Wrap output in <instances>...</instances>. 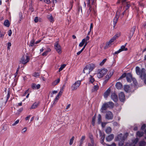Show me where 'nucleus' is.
I'll list each match as a JSON object with an SVG mask.
<instances>
[{"instance_id":"nucleus-7","label":"nucleus","mask_w":146,"mask_h":146,"mask_svg":"<svg viewBox=\"0 0 146 146\" xmlns=\"http://www.w3.org/2000/svg\"><path fill=\"white\" fill-rule=\"evenodd\" d=\"M54 46L56 51L59 54H60L62 52L61 47L59 44L58 42H56L54 44Z\"/></svg>"},{"instance_id":"nucleus-61","label":"nucleus","mask_w":146,"mask_h":146,"mask_svg":"<svg viewBox=\"0 0 146 146\" xmlns=\"http://www.w3.org/2000/svg\"><path fill=\"white\" fill-rule=\"evenodd\" d=\"M121 52V50H120L119 49V50L115 52L114 53V55H115V54H117L119 53H120V52Z\"/></svg>"},{"instance_id":"nucleus-41","label":"nucleus","mask_w":146,"mask_h":146,"mask_svg":"<svg viewBox=\"0 0 146 146\" xmlns=\"http://www.w3.org/2000/svg\"><path fill=\"white\" fill-rule=\"evenodd\" d=\"M85 138V136H82L81 138L80 141V143H83V141L84 140Z\"/></svg>"},{"instance_id":"nucleus-17","label":"nucleus","mask_w":146,"mask_h":146,"mask_svg":"<svg viewBox=\"0 0 146 146\" xmlns=\"http://www.w3.org/2000/svg\"><path fill=\"white\" fill-rule=\"evenodd\" d=\"M136 29V27L135 26H134L131 29L130 33V36H129V38L130 39L133 36V34L134 33V31Z\"/></svg>"},{"instance_id":"nucleus-42","label":"nucleus","mask_w":146,"mask_h":146,"mask_svg":"<svg viewBox=\"0 0 146 146\" xmlns=\"http://www.w3.org/2000/svg\"><path fill=\"white\" fill-rule=\"evenodd\" d=\"M85 40V39H83L82 41V42L80 43L79 44V46L80 47H82L84 43H85L84 41Z\"/></svg>"},{"instance_id":"nucleus-55","label":"nucleus","mask_w":146,"mask_h":146,"mask_svg":"<svg viewBox=\"0 0 146 146\" xmlns=\"http://www.w3.org/2000/svg\"><path fill=\"white\" fill-rule=\"evenodd\" d=\"M27 127H24L22 130V133H25L27 131Z\"/></svg>"},{"instance_id":"nucleus-5","label":"nucleus","mask_w":146,"mask_h":146,"mask_svg":"<svg viewBox=\"0 0 146 146\" xmlns=\"http://www.w3.org/2000/svg\"><path fill=\"white\" fill-rule=\"evenodd\" d=\"M81 80H78L72 84L71 87L72 90L74 91L76 90L81 84Z\"/></svg>"},{"instance_id":"nucleus-28","label":"nucleus","mask_w":146,"mask_h":146,"mask_svg":"<svg viewBox=\"0 0 146 146\" xmlns=\"http://www.w3.org/2000/svg\"><path fill=\"white\" fill-rule=\"evenodd\" d=\"M35 42V40L34 39H32L29 44V46L30 47H32L34 46Z\"/></svg>"},{"instance_id":"nucleus-31","label":"nucleus","mask_w":146,"mask_h":146,"mask_svg":"<svg viewBox=\"0 0 146 146\" xmlns=\"http://www.w3.org/2000/svg\"><path fill=\"white\" fill-rule=\"evenodd\" d=\"M144 133L143 132L138 131L137 133V135L139 137H141L143 135Z\"/></svg>"},{"instance_id":"nucleus-9","label":"nucleus","mask_w":146,"mask_h":146,"mask_svg":"<svg viewBox=\"0 0 146 146\" xmlns=\"http://www.w3.org/2000/svg\"><path fill=\"white\" fill-rule=\"evenodd\" d=\"M120 35L119 33L115 35L111 40L107 43L106 45L109 46L111 45V43L113 42Z\"/></svg>"},{"instance_id":"nucleus-64","label":"nucleus","mask_w":146,"mask_h":146,"mask_svg":"<svg viewBox=\"0 0 146 146\" xmlns=\"http://www.w3.org/2000/svg\"><path fill=\"white\" fill-rule=\"evenodd\" d=\"M106 145L108 146H116V145L115 143H113L111 145L106 144Z\"/></svg>"},{"instance_id":"nucleus-27","label":"nucleus","mask_w":146,"mask_h":146,"mask_svg":"<svg viewBox=\"0 0 146 146\" xmlns=\"http://www.w3.org/2000/svg\"><path fill=\"white\" fill-rule=\"evenodd\" d=\"M127 44V43H126L125 44V45H123L121 46V48L119 49L120 50H121V52L123 50L127 51V48H125V46Z\"/></svg>"},{"instance_id":"nucleus-20","label":"nucleus","mask_w":146,"mask_h":146,"mask_svg":"<svg viewBox=\"0 0 146 146\" xmlns=\"http://www.w3.org/2000/svg\"><path fill=\"white\" fill-rule=\"evenodd\" d=\"M40 85L39 84L36 85L34 83L33 84L31 85V87L33 89H39L40 88Z\"/></svg>"},{"instance_id":"nucleus-3","label":"nucleus","mask_w":146,"mask_h":146,"mask_svg":"<svg viewBox=\"0 0 146 146\" xmlns=\"http://www.w3.org/2000/svg\"><path fill=\"white\" fill-rule=\"evenodd\" d=\"M114 106V104L111 102H107L104 104L102 107L101 109V111L102 113H104V111L106 110L107 108H112Z\"/></svg>"},{"instance_id":"nucleus-48","label":"nucleus","mask_w":146,"mask_h":146,"mask_svg":"<svg viewBox=\"0 0 146 146\" xmlns=\"http://www.w3.org/2000/svg\"><path fill=\"white\" fill-rule=\"evenodd\" d=\"M106 58H105L100 63V66H102L104 64V63H105V62L106 61Z\"/></svg>"},{"instance_id":"nucleus-62","label":"nucleus","mask_w":146,"mask_h":146,"mask_svg":"<svg viewBox=\"0 0 146 146\" xmlns=\"http://www.w3.org/2000/svg\"><path fill=\"white\" fill-rule=\"evenodd\" d=\"M43 2H44L47 4H48L50 3V0H44Z\"/></svg>"},{"instance_id":"nucleus-19","label":"nucleus","mask_w":146,"mask_h":146,"mask_svg":"<svg viewBox=\"0 0 146 146\" xmlns=\"http://www.w3.org/2000/svg\"><path fill=\"white\" fill-rule=\"evenodd\" d=\"M113 72L112 71H110L106 76V78L107 79V81L111 77L113 74Z\"/></svg>"},{"instance_id":"nucleus-1","label":"nucleus","mask_w":146,"mask_h":146,"mask_svg":"<svg viewBox=\"0 0 146 146\" xmlns=\"http://www.w3.org/2000/svg\"><path fill=\"white\" fill-rule=\"evenodd\" d=\"M96 0H86V4L88 9L87 13L89 15L90 13L91 14H94L96 15Z\"/></svg>"},{"instance_id":"nucleus-14","label":"nucleus","mask_w":146,"mask_h":146,"mask_svg":"<svg viewBox=\"0 0 146 146\" xmlns=\"http://www.w3.org/2000/svg\"><path fill=\"white\" fill-rule=\"evenodd\" d=\"M111 98L115 102H117L118 100L117 96L115 93L111 94Z\"/></svg>"},{"instance_id":"nucleus-36","label":"nucleus","mask_w":146,"mask_h":146,"mask_svg":"<svg viewBox=\"0 0 146 146\" xmlns=\"http://www.w3.org/2000/svg\"><path fill=\"white\" fill-rule=\"evenodd\" d=\"M145 145L146 142L144 141H142L140 142L139 146H145Z\"/></svg>"},{"instance_id":"nucleus-63","label":"nucleus","mask_w":146,"mask_h":146,"mask_svg":"<svg viewBox=\"0 0 146 146\" xmlns=\"http://www.w3.org/2000/svg\"><path fill=\"white\" fill-rule=\"evenodd\" d=\"M146 125L145 124H144L141 127V129L142 130H143L144 129Z\"/></svg>"},{"instance_id":"nucleus-37","label":"nucleus","mask_w":146,"mask_h":146,"mask_svg":"<svg viewBox=\"0 0 146 146\" xmlns=\"http://www.w3.org/2000/svg\"><path fill=\"white\" fill-rule=\"evenodd\" d=\"M19 23H20L21 22L22 19L23 18V15H22V13L21 12H20L19 13Z\"/></svg>"},{"instance_id":"nucleus-51","label":"nucleus","mask_w":146,"mask_h":146,"mask_svg":"<svg viewBox=\"0 0 146 146\" xmlns=\"http://www.w3.org/2000/svg\"><path fill=\"white\" fill-rule=\"evenodd\" d=\"M89 38H90L89 36H87L86 37V38L83 39H85V40L84 41L85 42V43H86V42H87V41L89 40Z\"/></svg>"},{"instance_id":"nucleus-16","label":"nucleus","mask_w":146,"mask_h":146,"mask_svg":"<svg viewBox=\"0 0 146 146\" xmlns=\"http://www.w3.org/2000/svg\"><path fill=\"white\" fill-rule=\"evenodd\" d=\"M131 74L130 73H128L127 74L126 76V79L127 81L128 82H130L133 79Z\"/></svg>"},{"instance_id":"nucleus-47","label":"nucleus","mask_w":146,"mask_h":146,"mask_svg":"<svg viewBox=\"0 0 146 146\" xmlns=\"http://www.w3.org/2000/svg\"><path fill=\"white\" fill-rule=\"evenodd\" d=\"M33 76L36 77H38L39 76V74L38 72H35L33 74Z\"/></svg>"},{"instance_id":"nucleus-43","label":"nucleus","mask_w":146,"mask_h":146,"mask_svg":"<svg viewBox=\"0 0 146 146\" xmlns=\"http://www.w3.org/2000/svg\"><path fill=\"white\" fill-rule=\"evenodd\" d=\"M59 97L58 96H56V97L54 100V101L53 102V104H55L56 103V102L58 101V100Z\"/></svg>"},{"instance_id":"nucleus-34","label":"nucleus","mask_w":146,"mask_h":146,"mask_svg":"<svg viewBox=\"0 0 146 146\" xmlns=\"http://www.w3.org/2000/svg\"><path fill=\"white\" fill-rule=\"evenodd\" d=\"M60 79L59 78H58L52 83V84L53 85H56L60 82Z\"/></svg>"},{"instance_id":"nucleus-11","label":"nucleus","mask_w":146,"mask_h":146,"mask_svg":"<svg viewBox=\"0 0 146 146\" xmlns=\"http://www.w3.org/2000/svg\"><path fill=\"white\" fill-rule=\"evenodd\" d=\"M113 113L110 111H108L106 113V118L107 119L110 120L113 119Z\"/></svg>"},{"instance_id":"nucleus-50","label":"nucleus","mask_w":146,"mask_h":146,"mask_svg":"<svg viewBox=\"0 0 146 146\" xmlns=\"http://www.w3.org/2000/svg\"><path fill=\"white\" fill-rule=\"evenodd\" d=\"M127 75L125 73H123L121 76L120 77V78L118 79V80H119L120 79H121L123 78H124Z\"/></svg>"},{"instance_id":"nucleus-53","label":"nucleus","mask_w":146,"mask_h":146,"mask_svg":"<svg viewBox=\"0 0 146 146\" xmlns=\"http://www.w3.org/2000/svg\"><path fill=\"white\" fill-rule=\"evenodd\" d=\"M19 119L17 120L16 121H15V123H14L12 124V126H14L15 125H16L17 124L19 123Z\"/></svg>"},{"instance_id":"nucleus-10","label":"nucleus","mask_w":146,"mask_h":146,"mask_svg":"<svg viewBox=\"0 0 146 146\" xmlns=\"http://www.w3.org/2000/svg\"><path fill=\"white\" fill-rule=\"evenodd\" d=\"M120 12V10L119 11V10L117 12L115 17L113 19V25L115 27L116 25V24L118 20V18L119 17V13Z\"/></svg>"},{"instance_id":"nucleus-46","label":"nucleus","mask_w":146,"mask_h":146,"mask_svg":"<svg viewBox=\"0 0 146 146\" xmlns=\"http://www.w3.org/2000/svg\"><path fill=\"white\" fill-rule=\"evenodd\" d=\"M93 24L92 23H91L90 24V31L88 33V34H89L91 32V31H92V30L93 29Z\"/></svg>"},{"instance_id":"nucleus-40","label":"nucleus","mask_w":146,"mask_h":146,"mask_svg":"<svg viewBox=\"0 0 146 146\" xmlns=\"http://www.w3.org/2000/svg\"><path fill=\"white\" fill-rule=\"evenodd\" d=\"M74 139V136H73L70 139L69 142V144L70 145H71L73 144Z\"/></svg>"},{"instance_id":"nucleus-13","label":"nucleus","mask_w":146,"mask_h":146,"mask_svg":"<svg viewBox=\"0 0 146 146\" xmlns=\"http://www.w3.org/2000/svg\"><path fill=\"white\" fill-rule=\"evenodd\" d=\"M87 68L90 70V72H91L95 67V65L93 63H91L87 65L86 66Z\"/></svg>"},{"instance_id":"nucleus-25","label":"nucleus","mask_w":146,"mask_h":146,"mask_svg":"<svg viewBox=\"0 0 146 146\" xmlns=\"http://www.w3.org/2000/svg\"><path fill=\"white\" fill-rule=\"evenodd\" d=\"M111 129L110 127H107L106 129V133L108 134L110 133H111Z\"/></svg>"},{"instance_id":"nucleus-52","label":"nucleus","mask_w":146,"mask_h":146,"mask_svg":"<svg viewBox=\"0 0 146 146\" xmlns=\"http://www.w3.org/2000/svg\"><path fill=\"white\" fill-rule=\"evenodd\" d=\"M96 118V117L94 116L93 117L92 119V124L93 125H94Z\"/></svg>"},{"instance_id":"nucleus-22","label":"nucleus","mask_w":146,"mask_h":146,"mask_svg":"<svg viewBox=\"0 0 146 146\" xmlns=\"http://www.w3.org/2000/svg\"><path fill=\"white\" fill-rule=\"evenodd\" d=\"M122 85L120 82H117L115 84V87L117 89H121L122 87Z\"/></svg>"},{"instance_id":"nucleus-54","label":"nucleus","mask_w":146,"mask_h":146,"mask_svg":"<svg viewBox=\"0 0 146 146\" xmlns=\"http://www.w3.org/2000/svg\"><path fill=\"white\" fill-rule=\"evenodd\" d=\"M19 66L18 68H17V70H16V73H15V78H16V76H17V74H18V72H19Z\"/></svg>"},{"instance_id":"nucleus-4","label":"nucleus","mask_w":146,"mask_h":146,"mask_svg":"<svg viewBox=\"0 0 146 146\" xmlns=\"http://www.w3.org/2000/svg\"><path fill=\"white\" fill-rule=\"evenodd\" d=\"M108 70L106 69L101 68L98 69L97 71V77L99 78H101L107 73Z\"/></svg>"},{"instance_id":"nucleus-58","label":"nucleus","mask_w":146,"mask_h":146,"mask_svg":"<svg viewBox=\"0 0 146 146\" xmlns=\"http://www.w3.org/2000/svg\"><path fill=\"white\" fill-rule=\"evenodd\" d=\"M34 21L35 23H37L38 21V17H35Z\"/></svg>"},{"instance_id":"nucleus-2","label":"nucleus","mask_w":146,"mask_h":146,"mask_svg":"<svg viewBox=\"0 0 146 146\" xmlns=\"http://www.w3.org/2000/svg\"><path fill=\"white\" fill-rule=\"evenodd\" d=\"M145 70L144 68L141 70L138 66L136 67V72L137 75H139L142 79L144 80V82L146 84V74H145Z\"/></svg>"},{"instance_id":"nucleus-30","label":"nucleus","mask_w":146,"mask_h":146,"mask_svg":"<svg viewBox=\"0 0 146 146\" xmlns=\"http://www.w3.org/2000/svg\"><path fill=\"white\" fill-rule=\"evenodd\" d=\"M4 24L5 26L8 27L10 25L9 21L8 20H5L4 22Z\"/></svg>"},{"instance_id":"nucleus-29","label":"nucleus","mask_w":146,"mask_h":146,"mask_svg":"<svg viewBox=\"0 0 146 146\" xmlns=\"http://www.w3.org/2000/svg\"><path fill=\"white\" fill-rule=\"evenodd\" d=\"M98 123L100 124L102 123V117L100 114L98 115Z\"/></svg>"},{"instance_id":"nucleus-23","label":"nucleus","mask_w":146,"mask_h":146,"mask_svg":"<svg viewBox=\"0 0 146 146\" xmlns=\"http://www.w3.org/2000/svg\"><path fill=\"white\" fill-rule=\"evenodd\" d=\"M91 72L90 70L88 69L87 67V66L84 68L83 72L84 73H86V74H89Z\"/></svg>"},{"instance_id":"nucleus-12","label":"nucleus","mask_w":146,"mask_h":146,"mask_svg":"<svg viewBox=\"0 0 146 146\" xmlns=\"http://www.w3.org/2000/svg\"><path fill=\"white\" fill-rule=\"evenodd\" d=\"M119 99L120 101L121 102H123L124 101L125 98V95L124 93L122 92L120 93L119 95Z\"/></svg>"},{"instance_id":"nucleus-59","label":"nucleus","mask_w":146,"mask_h":146,"mask_svg":"<svg viewBox=\"0 0 146 146\" xmlns=\"http://www.w3.org/2000/svg\"><path fill=\"white\" fill-rule=\"evenodd\" d=\"M87 42H86V43L84 45V46L82 48V49L80 50L82 52V51L84 50V49L85 48V47L87 45Z\"/></svg>"},{"instance_id":"nucleus-39","label":"nucleus","mask_w":146,"mask_h":146,"mask_svg":"<svg viewBox=\"0 0 146 146\" xmlns=\"http://www.w3.org/2000/svg\"><path fill=\"white\" fill-rule=\"evenodd\" d=\"M139 139L138 138H136L133 140V141L132 142L133 144H134V146H135V145L138 142Z\"/></svg>"},{"instance_id":"nucleus-24","label":"nucleus","mask_w":146,"mask_h":146,"mask_svg":"<svg viewBox=\"0 0 146 146\" xmlns=\"http://www.w3.org/2000/svg\"><path fill=\"white\" fill-rule=\"evenodd\" d=\"M105 139V136L104 135L102 136L101 137V140H100V143L101 144H102L103 145H106V144L104 142V140Z\"/></svg>"},{"instance_id":"nucleus-26","label":"nucleus","mask_w":146,"mask_h":146,"mask_svg":"<svg viewBox=\"0 0 146 146\" xmlns=\"http://www.w3.org/2000/svg\"><path fill=\"white\" fill-rule=\"evenodd\" d=\"M130 88L128 85H126L124 86V90L127 92H129L130 91Z\"/></svg>"},{"instance_id":"nucleus-45","label":"nucleus","mask_w":146,"mask_h":146,"mask_svg":"<svg viewBox=\"0 0 146 146\" xmlns=\"http://www.w3.org/2000/svg\"><path fill=\"white\" fill-rule=\"evenodd\" d=\"M124 140H120L119 141V146H122L123 145L124 143Z\"/></svg>"},{"instance_id":"nucleus-35","label":"nucleus","mask_w":146,"mask_h":146,"mask_svg":"<svg viewBox=\"0 0 146 146\" xmlns=\"http://www.w3.org/2000/svg\"><path fill=\"white\" fill-rule=\"evenodd\" d=\"M99 88L98 86L97 85L94 86L92 90V92L97 91Z\"/></svg>"},{"instance_id":"nucleus-57","label":"nucleus","mask_w":146,"mask_h":146,"mask_svg":"<svg viewBox=\"0 0 146 146\" xmlns=\"http://www.w3.org/2000/svg\"><path fill=\"white\" fill-rule=\"evenodd\" d=\"M94 141H93V142L92 143L91 142V143H88V146H94Z\"/></svg>"},{"instance_id":"nucleus-8","label":"nucleus","mask_w":146,"mask_h":146,"mask_svg":"<svg viewBox=\"0 0 146 146\" xmlns=\"http://www.w3.org/2000/svg\"><path fill=\"white\" fill-rule=\"evenodd\" d=\"M29 60V56L27 55L25 56H23L21 58L20 62L23 64H25L27 63Z\"/></svg>"},{"instance_id":"nucleus-6","label":"nucleus","mask_w":146,"mask_h":146,"mask_svg":"<svg viewBox=\"0 0 146 146\" xmlns=\"http://www.w3.org/2000/svg\"><path fill=\"white\" fill-rule=\"evenodd\" d=\"M128 135V133H126L123 135L122 134H120L118 135L117 136V139L116 140L120 141V140H124L126 139Z\"/></svg>"},{"instance_id":"nucleus-15","label":"nucleus","mask_w":146,"mask_h":146,"mask_svg":"<svg viewBox=\"0 0 146 146\" xmlns=\"http://www.w3.org/2000/svg\"><path fill=\"white\" fill-rule=\"evenodd\" d=\"M111 92V88H109L104 94V97L105 98H107L109 96Z\"/></svg>"},{"instance_id":"nucleus-18","label":"nucleus","mask_w":146,"mask_h":146,"mask_svg":"<svg viewBox=\"0 0 146 146\" xmlns=\"http://www.w3.org/2000/svg\"><path fill=\"white\" fill-rule=\"evenodd\" d=\"M114 137V135L113 134H111L109 135L106 137V140L108 141H110L113 139Z\"/></svg>"},{"instance_id":"nucleus-44","label":"nucleus","mask_w":146,"mask_h":146,"mask_svg":"<svg viewBox=\"0 0 146 146\" xmlns=\"http://www.w3.org/2000/svg\"><path fill=\"white\" fill-rule=\"evenodd\" d=\"M66 66V65L65 64H63L61 66V67L59 69V71L60 72L61 70H62L63 69L65 68Z\"/></svg>"},{"instance_id":"nucleus-60","label":"nucleus","mask_w":146,"mask_h":146,"mask_svg":"<svg viewBox=\"0 0 146 146\" xmlns=\"http://www.w3.org/2000/svg\"><path fill=\"white\" fill-rule=\"evenodd\" d=\"M12 32L11 30H10L8 32V35L9 36H11L12 34Z\"/></svg>"},{"instance_id":"nucleus-32","label":"nucleus","mask_w":146,"mask_h":146,"mask_svg":"<svg viewBox=\"0 0 146 146\" xmlns=\"http://www.w3.org/2000/svg\"><path fill=\"white\" fill-rule=\"evenodd\" d=\"M48 18L51 22L54 21L53 18L51 15H48Z\"/></svg>"},{"instance_id":"nucleus-33","label":"nucleus","mask_w":146,"mask_h":146,"mask_svg":"<svg viewBox=\"0 0 146 146\" xmlns=\"http://www.w3.org/2000/svg\"><path fill=\"white\" fill-rule=\"evenodd\" d=\"M89 82L92 83H93L95 80L93 77L91 75L90 76V77L89 78Z\"/></svg>"},{"instance_id":"nucleus-56","label":"nucleus","mask_w":146,"mask_h":146,"mask_svg":"<svg viewBox=\"0 0 146 146\" xmlns=\"http://www.w3.org/2000/svg\"><path fill=\"white\" fill-rule=\"evenodd\" d=\"M11 46V43L10 42H8V43L7 47V49L8 50H10V46Z\"/></svg>"},{"instance_id":"nucleus-38","label":"nucleus","mask_w":146,"mask_h":146,"mask_svg":"<svg viewBox=\"0 0 146 146\" xmlns=\"http://www.w3.org/2000/svg\"><path fill=\"white\" fill-rule=\"evenodd\" d=\"M89 137L90 139L91 142L93 143V141H94L93 140V136L92 134L90 133H89Z\"/></svg>"},{"instance_id":"nucleus-21","label":"nucleus","mask_w":146,"mask_h":146,"mask_svg":"<svg viewBox=\"0 0 146 146\" xmlns=\"http://www.w3.org/2000/svg\"><path fill=\"white\" fill-rule=\"evenodd\" d=\"M38 102H35L31 106L30 108L31 109L36 108L38 106Z\"/></svg>"},{"instance_id":"nucleus-49","label":"nucleus","mask_w":146,"mask_h":146,"mask_svg":"<svg viewBox=\"0 0 146 146\" xmlns=\"http://www.w3.org/2000/svg\"><path fill=\"white\" fill-rule=\"evenodd\" d=\"M133 81V82L134 84L135 85H136L137 84V82L135 78H133L131 80Z\"/></svg>"}]
</instances>
